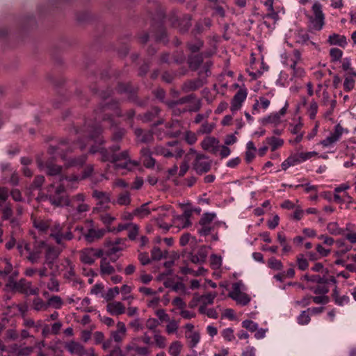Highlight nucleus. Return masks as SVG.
<instances>
[{
	"label": "nucleus",
	"instance_id": "obj_1",
	"mask_svg": "<svg viewBox=\"0 0 356 356\" xmlns=\"http://www.w3.org/2000/svg\"><path fill=\"white\" fill-rule=\"evenodd\" d=\"M88 128L89 129L86 134L88 137L87 143H85L83 140L79 141V147L81 150L85 149L88 144L93 143L90 148V152L91 154L99 152L102 156L101 159L103 161L112 162L115 169L118 170H125L127 171H131L139 165L138 161L130 159L128 151H123L119 154H116L115 152L120 149L119 145H114L111 148V152H108V151L102 146L104 140L100 137L102 129L99 127H94L89 126Z\"/></svg>",
	"mask_w": 356,
	"mask_h": 356
},
{
	"label": "nucleus",
	"instance_id": "obj_2",
	"mask_svg": "<svg viewBox=\"0 0 356 356\" xmlns=\"http://www.w3.org/2000/svg\"><path fill=\"white\" fill-rule=\"evenodd\" d=\"M281 62L286 68L291 71L290 80L291 81L296 82L305 76V70L299 65L302 62V55L298 49L282 54Z\"/></svg>",
	"mask_w": 356,
	"mask_h": 356
},
{
	"label": "nucleus",
	"instance_id": "obj_3",
	"mask_svg": "<svg viewBox=\"0 0 356 356\" xmlns=\"http://www.w3.org/2000/svg\"><path fill=\"white\" fill-rule=\"evenodd\" d=\"M65 177H61L60 178V181H61V184L58 186L54 190V184H51L48 187L47 190V198L49 202L56 206H67L70 204L69 200L65 196V186L69 188H74L76 187L75 183H72L68 181H66Z\"/></svg>",
	"mask_w": 356,
	"mask_h": 356
},
{
	"label": "nucleus",
	"instance_id": "obj_4",
	"mask_svg": "<svg viewBox=\"0 0 356 356\" xmlns=\"http://www.w3.org/2000/svg\"><path fill=\"white\" fill-rule=\"evenodd\" d=\"M215 213H204L201 216L198 227H197V233L200 236H208L209 235L216 227H219L222 222H214L216 218Z\"/></svg>",
	"mask_w": 356,
	"mask_h": 356
},
{
	"label": "nucleus",
	"instance_id": "obj_5",
	"mask_svg": "<svg viewBox=\"0 0 356 356\" xmlns=\"http://www.w3.org/2000/svg\"><path fill=\"white\" fill-rule=\"evenodd\" d=\"M191 155L195 156L193 167L197 174L201 175L210 170L212 161L207 156L197 153L194 149H190L188 156Z\"/></svg>",
	"mask_w": 356,
	"mask_h": 356
},
{
	"label": "nucleus",
	"instance_id": "obj_6",
	"mask_svg": "<svg viewBox=\"0 0 356 356\" xmlns=\"http://www.w3.org/2000/svg\"><path fill=\"white\" fill-rule=\"evenodd\" d=\"M313 15H308V19L310 26L316 31H320L323 29L325 24V15L322 10L321 4L316 1L312 8Z\"/></svg>",
	"mask_w": 356,
	"mask_h": 356
},
{
	"label": "nucleus",
	"instance_id": "obj_7",
	"mask_svg": "<svg viewBox=\"0 0 356 356\" xmlns=\"http://www.w3.org/2000/svg\"><path fill=\"white\" fill-rule=\"evenodd\" d=\"M242 286L243 284L241 282L234 283L232 286V290L229 293L228 296L238 304L245 306L250 302V298L248 295L241 291Z\"/></svg>",
	"mask_w": 356,
	"mask_h": 356
},
{
	"label": "nucleus",
	"instance_id": "obj_8",
	"mask_svg": "<svg viewBox=\"0 0 356 356\" xmlns=\"http://www.w3.org/2000/svg\"><path fill=\"white\" fill-rule=\"evenodd\" d=\"M65 347L72 355L76 356H95L93 348H90L86 350L80 343L74 341L66 343Z\"/></svg>",
	"mask_w": 356,
	"mask_h": 356
},
{
	"label": "nucleus",
	"instance_id": "obj_9",
	"mask_svg": "<svg viewBox=\"0 0 356 356\" xmlns=\"http://www.w3.org/2000/svg\"><path fill=\"white\" fill-rule=\"evenodd\" d=\"M92 197L98 201L97 207L93 209L94 213L107 210L109 208L111 197L108 193L95 190L92 192Z\"/></svg>",
	"mask_w": 356,
	"mask_h": 356
},
{
	"label": "nucleus",
	"instance_id": "obj_10",
	"mask_svg": "<svg viewBox=\"0 0 356 356\" xmlns=\"http://www.w3.org/2000/svg\"><path fill=\"white\" fill-rule=\"evenodd\" d=\"M103 254L101 249L87 248L80 251V260L84 264H92L97 258L102 257Z\"/></svg>",
	"mask_w": 356,
	"mask_h": 356
},
{
	"label": "nucleus",
	"instance_id": "obj_11",
	"mask_svg": "<svg viewBox=\"0 0 356 356\" xmlns=\"http://www.w3.org/2000/svg\"><path fill=\"white\" fill-rule=\"evenodd\" d=\"M343 132L344 129L339 124H338L334 127V131L330 133V134L326 138L320 141L319 144L325 148L332 147L337 141L340 140Z\"/></svg>",
	"mask_w": 356,
	"mask_h": 356
},
{
	"label": "nucleus",
	"instance_id": "obj_12",
	"mask_svg": "<svg viewBox=\"0 0 356 356\" xmlns=\"http://www.w3.org/2000/svg\"><path fill=\"white\" fill-rule=\"evenodd\" d=\"M13 289L28 296L38 295L39 292L38 288L33 287L31 282L25 279H21L18 282H15Z\"/></svg>",
	"mask_w": 356,
	"mask_h": 356
},
{
	"label": "nucleus",
	"instance_id": "obj_13",
	"mask_svg": "<svg viewBox=\"0 0 356 356\" xmlns=\"http://www.w3.org/2000/svg\"><path fill=\"white\" fill-rule=\"evenodd\" d=\"M47 247V244L44 241L40 240H35L34 241L33 245L32 247V252L31 255L27 256V259L31 263V264H35L38 263L40 255L42 252V250Z\"/></svg>",
	"mask_w": 356,
	"mask_h": 356
},
{
	"label": "nucleus",
	"instance_id": "obj_14",
	"mask_svg": "<svg viewBox=\"0 0 356 356\" xmlns=\"http://www.w3.org/2000/svg\"><path fill=\"white\" fill-rule=\"evenodd\" d=\"M33 351L31 346H26L14 343L8 347V353L13 356H29Z\"/></svg>",
	"mask_w": 356,
	"mask_h": 356
},
{
	"label": "nucleus",
	"instance_id": "obj_15",
	"mask_svg": "<svg viewBox=\"0 0 356 356\" xmlns=\"http://www.w3.org/2000/svg\"><path fill=\"white\" fill-rule=\"evenodd\" d=\"M116 330L111 332V337L113 341L120 343L126 337L127 327L124 323L119 321L116 324Z\"/></svg>",
	"mask_w": 356,
	"mask_h": 356
},
{
	"label": "nucleus",
	"instance_id": "obj_16",
	"mask_svg": "<svg viewBox=\"0 0 356 356\" xmlns=\"http://www.w3.org/2000/svg\"><path fill=\"white\" fill-rule=\"evenodd\" d=\"M154 152L157 155H162L166 158L172 157L174 156L179 158L183 154V151L181 149H179L177 147H175V149H170L163 146H156L154 148Z\"/></svg>",
	"mask_w": 356,
	"mask_h": 356
},
{
	"label": "nucleus",
	"instance_id": "obj_17",
	"mask_svg": "<svg viewBox=\"0 0 356 356\" xmlns=\"http://www.w3.org/2000/svg\"><path fill=\"white\" fill-rule=\"evenodd\" d=\"M247 90L244 89L239 90L234 96L231 103V111L235 112L240 109L242 103L247 97Z\"/></svg>",
	"mask_w": 356,
	"mask_h": 356
},
{
	"label": "nucleus",
	"instance_id": "obj_18",
	"mask_svg": "<svg viewBox=\"0 0 356 356\" xmlns=\"http://www.w3.org/2000/svg\"><path fill=\"white\" fill-rule=\"evenodd\" d=\"M64 269H62L63 277L68 280L74 281L76 283H81L78 279L75 277V272L74 265L69 259H65L62 264Z\"/></svg>",
	"mask_w": 356,
	"mask_h": 356
},
{
	"label": "nucleus",
	"instance_id": "obj_19",
	"mask_svg": "<svg viewBox=\"0 0 356 356\" xmlns=\"http://www.w3.org/2000/svg\"><path fill=\"white\" fill-rule=\"evenodd\" d=\"M110 229L106 230L104 229H94L90 228L88 230L87 233L84 234L85 239L89 243H93L102 238L106 232H109Z\"/></svg>",
	"mask_w": 356,
	"mask_h": 356
},
{
	"label": "nucleus",
	"instance_id": "obj_20",
	"mask_svg": "<svg viewBox=\"0 0 356 356\" xmlns=\"http://www.w3.org/2000/svg\"><path fill=\"white\" fill-rule=\"evenodd\" d=\"M124 305L120 301L110 302L106 305V311L113 316H120L125 312Z\"/></svg>",
	"mask_w": 356,
	"mask_h": 356
},
{
	"label": "nucleus",
	"instance_id": "obj_21",
	"mask_svg": "<svg viewBox=\"0 0 356 356\" xmlns=\"http://www.w3.org/2000/svg\"><path fill=\"white\" fill-rule=\"evenodd\" d=\"M219 141L213 137L204 138L201 143L202 147L208 152L216 154L218 150Z\"/></svg>",
	"mask_w": 356,
	"mask_h": 356
},
{
	"label": "nucleus",
	"instance_id": "obj_22",
	"mask_svg": "<svg viewBox=\"0 0 356 356\" xmlns=\"http://www.w3.org/2000/svg\"><path fill=\"white\" fill-rule=\"evenodd\" d=\"M152 211H159V216L155 218V221L157 223V225L161 227L165 230H168L170 225L168 223L163 222V220L168 216V213H169V210H168L166 208L162 207L159 208H152Z\"/></svg>",
	"mask_w": 356,
	"mask_h": 356
},
{
	"label": "nucleus",
	"instance_id": "obj_23",
	"mask_svg": "<svg viewBox=\"0 0 356 356\" xmlns=\"http://www.w3.org/2000/svg\"><path fill=\"white\" fill-rule=\"evenodd\" d=\"M61 157L65 161V165L67 168L82 166L86 161V155H81L77 158H67L65 154H62Z\"/></svg>",
	"mask_w": 356,
	"mask_h": 356
},
{
	"label": "nucleus",
	"instance_id": "obj_24",
	"mask_svg": "<svg viewBox=\"0 0 356 356\" xmlns=\"http://www.w3.org/2000/svg\"><path fill=\"white\" fill-rule=\"evenodd\" d=\"M141 158L143 165L148 168H153L155 165V160L152 156V152L147 147H144L140 150Z\"/></svg>",
	"mask_w": 356,
	"mask_h": 356
},
{
	"label": "nucleus",
	"instance_id": "obj_25",
	"mask_svg": "<svg viewBox=\"0 0 356 356\" xmlns=\"http://www.w3.org/2000/svg\"><path fill=\"white\" fill-rule=\"evenodd\" d=\"M317 155V152H300L297 153L293 155H291L290 157L293 159V162L294 165L299 164L303 161H305L312 157Z\"/></svg>",
	"mask_w": 356,
	"mask_h": 356
},
{
	"label": "nucleus",
	"instance_id": "obj_26",
	"mask_svg": "<svg viewBox=\"0 0 356 356\" xmlns=\"http://www.w3.org/2000/svg\"><path fill=\"white\" fill-rule=\"evenodd\" d=\"M260 123L264 125L271 124L277 126L282 122V118L276 113H272L269 115L259 120Z\"/></svg>",
	"mask_w": 356,
	"mask_h": 356
},
{
	"label": "nucleus",
	"instance_id": "obj_27",
	"mask_svg": "<svg viewBox=\"0 0 356 356\" xmlns=\"http://www.w3.org/2000/svg\"><path fill=\"white\" fill-rule=\"evenodd\" d=\"M33 224L38 231L46 232L51 226V220L43 218H32Z\"/></svg>",
	"mask_w": 356,
	"mask_h": 356
},
{
	"label": "nucleus",
	"instance_id": "obj_28",
	"mask_svg": "<svg viewBox=\"0 0 356 356\" xmlns=\"http://www.w3.org/2000/svg\"><path fill=\"white\" fill-rule=\"evenodd\" d=\"M327 41L331 45H338L341 47H344L348 43L346 36L337 33L330 35Z\"/></svg>",
	"mask_w": 356,
	"mask_h": 356
},
{
	"label": "nucleus",
	"instance_id": "obj_29",
	"mask_svg": "<svg viewBox=\"0 0 356 356\" xmlns=\"http://www.w3.org/2000/svg\"><path fill=\"white\" fill-rule=\"evenodd\" d=\"M345 79L343 82V88L346 92L351 91L355 84L356 72H351V73H346Z\"/></svg>",
	"mask_w": 356,
	"mask_h": 356
},
{
	"label": "nucleus",
	"instance_id": "obj_30",
	"mask_svg": "<svg viewBox=\"0 0 356 356\" xmlns=\"http://www.w3.org/2000/svg\"><path fill=\"white\" fill-rule=\"evenodd\" d=\"M135 134L138 141L141 143H149L153 140L152 133L149 131H143L140 129H135Z\"/></svg>",
	"mask_w": 356,
	"mask_h": 356
},
{
	"label": "nucleus",
	"instance_id": "obj_31",
	"mask_svg": "<svg viewBox=\"0 0 356 356\" xmlns=\"http://www.w3.org/2000/svg\"><path fill=\"white\" fill-rule=\"evenodd\" d=\"M342 236L351 244L356 243V231L355 230V226L353 225H347Z\"/></svg>",
	"mask_w": 356,
	"mask_h": 356
},
{
	"label": "nucleus",
	"instance_id": "obj_32",
	"mask_svg": "<svg viewBox=\"0 0 356 356\" xmlns=\"http://www.w3.org/2000/svg\"><path fill=\"white\" fill-rule=\"evenodd\" d=\"M217 296V293H209L204 295L198 296L197 293L195 294L194 299L204 305H211L213 302L214 299Z\"/></svg>",
	"mask_w": 356,
	"mask_h": 356
},
{
	"label": "nucleus",
	"instance_id": "obj_33",
	"mask_svg": "<svg viewBox=\"0 0 356 356\" xmlns=\"http://www.w3.org/2000/svg\"><path fill=\"white\" fill-rule=\"evenodd\" d=\"M92 170L93 168L91 165L87 166L81 176L72 175L70 177H66L65 179L66 181L75 183L76 185L79 180L88 177L91 175Z\"/></svg>",
	"mask_w": 356,
	"mask_h": 356
},
{
	"label": "nucleus",
	"instance_id": "obj_34",
	"mask_svg": "<svg viewBox=\"0 0 356 356\" xmlns=\"http://www.w3.org/2000/svg\"><path fill=\"white\" fill-rule=\"evenodd\" d=\"M115 273V268L104 258L100 262V273L102 276L113 275Z\"/></svg>",
	"mask_w": 356,
	"mask_h": 356
},
{
	"label": "nucleus",
	"instance_id": "obj_35",
	"mask_svg": "<svg viewBox=\"0 0 356 356\" xmlns=\"http://www.w3.org/2000/svg\"><path fill=\"white\" fill-rule=\"evenodd\" d=\"M45 261L48 264H51L58 257L59 252L54 247L47 246Z\"/></svg>",
	"mask_w": 356,
	"mask_h": 356
},
{
	"label": "nucleus",
	"instance_id": "obj_36",
	"mask_svg": "<svg viewBox=\"0 0 356 356\" xmlns=\"http://www.w3.org/2000/svg\"><path fill=\"white\" fill-rule=\"evenodd\" d=\"M149 203L142 204L140 207L136 209L134 215L140 218H143L150 214L152 209L148 207Z\"/></svg>",
	"mask_w": 356,
	"mask_h": 356
},
{
	"label": "nucleus",
	"instance_id": "obj_37",
	"mask_svg": "<svg viewBox=\"0 0 356 356\" xmlns=\"http://www.w3.org/2000/svg\"><path fill=\"white\" fill-rule=\"evenodd\" d=\"M277 239L282 247V251L284 253H287L291 250V246L288 243L286 237L283 232L277 233Z\"/></svg>",
	"mask_w": 356,
	"mask_h": 356
},
{
	"label": "nucleus",
	"instance_id": "obj_38",
	"mask_svg": "<svg viewBox=\"0 0 356 356\" xmlns=\"http://www.w3.org/2000/svg\"><path fill=\"white\" fill-rule=\"evenodd\" d=\"M154 342L155 346L160 348L163 349L167 346V339L165 336L161 334L159 332H156L153 335Z\"/></svg>",
	"mask_w": 356,
	"mask_h": 356
},
{
	"label": "nucleus",
	"instance_id": "obj_39",
	"mask_svg": "<svg viewBox=\"0 0 356 356\" xmlns=\"http://www.w3.org/2000/svg\"><path fill=\"white\" fill-rule=\"evenodd\" d=\"M183 345L179 341L172 342L168 348V353L171 356H179L182 350Z\"/></svg>",
	"mask_w": 356,
	"mask_h": 356
},
{
	"label": "nucleus",
	"instance_id": "obj_40",
	"mask_svg": "<svg viewBox=\"0 0 356 356\" xmlns=\"http://www.w3.org/2000/svg\"><path fill=\"white\" fill-rule=\"evenodd\" d=\"M168 324L165 326V332L168 334H172L177 333L179 322L175 319H170L167 321Z\"/></svg>",
	"mask_w": 356,
	"mask_h": 356
},
{
	"label": "nucleus",
	"instance_id": "obj_41",
	"mask_svg": "<svg viewBox=\"0 0 356 356\" xmlns=\"http://www.w3.org/2000/svg\"><path fill=\"white\" fill-rule=\"evenodd\" d=\"M49 229L51 231L50 236L56 241V235H60L62 233V225L58 222H53L51 220Z\"/></svg>",
	"mask_w": 356,
	"mask_h": 356
},
{
	"label": "nucleus",
	"instance_id": "obj_42",
	"mask_svg": "<svg viewBox=\"0 0 356 356\" xmlns=\"http://www.w3.org/2000/svg\"><path fill=\"white\" fill-rule=\"evenodd\" d=\"M336 244L337 247L339 248V250L336 252V254L338 256L345 254L346 253L352 250V245L346 244L342 240H337Z\"/></svg>",
	"mask_w": 356,
	"mask_h": 356
},
{
	"label": "nucleus",
	"instance_id": "obj_43",
	"mask_svg": "<svg viewBox=\"0 0 356 356\" xmlns=\"http://www.w3.org/2000/svg\"><path fill=\"white\" fill-rule=\"evenodd\" d=\"M266 141L271 146L272 151H275L284 144V140L282 139L275 136L266 138Z\"/></svg>",
	"mask_w": 356,
	"mask_h": 356
},
{
	"label": "nucleus",
	"instance_id": "obj_44",
	"mask_svg": "<svg viewBox=\"0 0 356 356\" xmlns=\"http://www.w3.org/2000/svg\"><path fill=\"white\" fill-rule=\"evenodd\" d=\"M131 291H132V287L131 286H129L127 284H124L120 290V292H121V293L122 295V300L129 301V304L134 300V297L132 296L129 295L130 293L131 292Z\"/></svg>",
	"mask_w": 356,
	"mask_h": 356
},
{
	"label": "nucleus",
	"instance_id": "obj_45",
	"mask_svg": "<svg viewBox=\"0 0 356 356\" xmlns=\"http://www.w3.org/2000/svg\"><path fill=\"white\" fill-rule=\"evenodd\" d=\"M116 203L122 206H127L131 203V197L129 193L124 191L119 194Z\"/></svg>",
	"mask_w": 356,
	"mask_h": 356
},
{
	"label": "nucleus",
	"instance_id": "obj_46",
	"mask_svg": "<svg viewBox=\"0 0 356 356\" xmlns=\"http://www.w3.org/2000/svg\"><path fill=\"white\" fill-rule=\"evenodd\" d=\"M186 337L188 339L189 346L192 348H195L200 340V335L197 332L189 333Z\"/></svg>",
	"mask_w": 356,
	"mask_h": 356
},
{
	"label": "nucleus",
	"instance_id": "obj_47",
	"mask_svg": "<svg viewBox=\"0 0 356 356\" xmlns=\"http://www.w3.org/2000/svg\"><path fill=\"white\" fill-rule=\"evenodd\" d=\"M33 308L35 311H46L48 309V304L41 298H35L33 301Z\"/></svg>",
	"mask_w": 356,
	"mask_h": 356
},
{
	"label": "nucleus",
	"instance_id": "obj_48",
	"mask_svg": "<svg viewBox=\"0 0 356 356\" xmlns=\"http://www.w3.org/2000/svg\"><path fill=\"white\" fill-rule=\"evenodd\" d=\"M330 234L335 236L342 235L344 229H341L337 222H330L327 226Z\"/></svg>",
	"mask_w": 356,
	"mask_h": 356
},
{
	"label": "nucleus",
	"instance_id": "obj_49",
	"mask_svg": "<svg viewBox=\"0 0 356 356\" xmlns=\"http://www.w3.org/2000/svg\"><path fill=\"white\" fill-rule=\"evenodd\" d=\"M120 293V289L118 286L110 288L103 296L106 301H111Z\"/></svg>",
	"mask_w": 356,
	"mask_h": 356
},
{
	"label": "nucleus",
	"instance_id": "obj_50",
	"mask_svg": "<svg viewBox=\"0 0 356 356\" xmlns=\"http://www.w3.org/2000/svg\"><path fill=\"white\" fill-rule=\"evenodd\" d=\"M47 304L48 307L50 305L55 309H60L63 304V301L60 296H54L49 299Z\"/></svg>",
	"mask_w": 356,
	"mask_h": 356
},
{
	"label": "nucleus",
	"instance_id": "obj_51",
	"mask_svg": "<svg viewBox=\"0 0 356 356\" xmlns=\"http://www.w3.org/2000/svg\"><path fill=\"white\" fill-rule=\"evenodd\" d=\"M268 266L275 270H281L283 268V264L281 261L275 257H271L268 259Z\"/></svg>",
	"mask_w": 356,
	"mask_h": 356
},
{
	"label": "nucleus",
	"instance_id": "obj_52",
	"mask_svg": "<svg viewBox=\"0 0 356 356\" xmlns=\"http://www.w3.org/2000/svg\"><path fill=\"white\" fill-rule=\"evenodd\" d=\"M62 171V167L58 165L49 163L47 165V173L50 176L59 175Z\"/></svg>",
	"mask_w": 356,
	"mask_h": 356
},
{
	"label": "nucleus",
	"instance_id": "obj_53",
	"mask_svg": "<svg viewBox=\"0 0 356 356\" xmlns=\"http://www.w3.org/2000/svg\"><path fill=\"white\" fill-rule=\"evenodd\" d=\"M273 1L274 0H266L265 2V6L268 7V10L270 12L267 15H266L264 18H271L273 19L275 21L277 19V15L274 12L273 10Z\"/></svg>",
	"mask_w": 356,
	"mask_h": 356
},
{
	"label": "nucleus",
	"instance_id": "obj_54",
	"mask_svg": "<svg viewBox=\"0 0 356 356\" xmlns=\"http://www.w3.org/2000/svg\"><path fill=\"white\" fill-rule=\"evenodd\" d=\"M2 263L4 264V267L2 270H0V275L3 276H6L9 275L13 270V265L10 262L8 259H3L1 260Z\"/></svg>",
	"mask_w": 356,
	"mask_h": 356
},
{
	"label": "nucleus",
	"instance_id": "obj_55",
	"mask_svg": "<svg viewBox=\"0 0 356 356\" xmlns=\"http://www.w3.org/2000/svg\"><path fill=\"white\" fill-rule=\"evenodd\" d=\"M74 238V235L70 230H68L65 234L61 233L60 235H56V243L59 245L63 244V241H70Z\"/></svg>",
	"mask_w": 356,
	"mask_h": 356
},
{
	"label": "nucleus",
	"instance_id": "obj_56",
	"mask_svg": "<svg viewBox=\"0 0 356 356\" xmlns=\"http://www.w3.org/2000/svg\"><path fill=\"white\" fill-rule=\"evenodd\" d=\"M221 335L227 341H232L235 339L234 330L231 327L223 329L221 332Z\"/></svg>",
	"mask_w": 356,
	"mask_h": 356
},
{
	"label": "nucleus",
	"instance_id": "obj_57",
	"mask_svg": "<svg viewBox=\"0 0 356 356\" xmlns=\"http://www.w3.org/2000/svg\"><path fill=\"white\" fill-rule=\"evenodd\" d=\"M242 327L251 332H254L259 327L258 324L251 320H245L242 322Z\"/></svg>",
	"mask_w": 356,
	"mask_h": 356
},
{
	"label": "nucleus",
	"instance_id": "obj_58",
	"mask_svg": "<svg viewBox=\"0 0 356 356\" xmlns=\"http://www.w3.org/2000/svg\"><path fill=\"white\" fill-rule=\"evenodd\" d=\"M2 211V218L3 220H8L13 215V210L11 206L9 204H2L0 206Z\"/></svg>",
	"mask_w": 356,
	"mask_h": 356
},
{
	"label": "nucleus",
	"instance_id": "obj_59",
	"mask_svg": "<svg viewBox=\"0 0 356 356\" xmlns=\"http://www.w3.org/2000/svg\"><path fill=\"white\" fill-rule=\"evenodd\" d=\"M297 265L300 270H305L308 268L309 263L303 254L297 256Z\"/></svg>",
	"mask_w": 356,
	"mask_h": 356
},
{
	"label": "nucleus",
	"instance_id": "obj_60",
	"mask_svg": "<svg viewBox=\"0 0 356 356\" xmlns=\"http://www.w3.org/2000/svg\"><path fill=\"white\" fill-rule=\"evenodd\" d=\"M47 287L52 292H58L60 290L59 282L55 277H51Z\"/></svg>",
	"mask_w": 356,
	"mask_h": 356
},
{
	"label": "nucleus",
	"instance_id": "obj_61",
	"mask_svg": "<svg viewBox=\"0 0 356 356\" xmlns=\"http://www.w3.org/2000/svg\"><path fill=\"white\" fill-rule=\"evenodd\" d=\"M172 223L177 227L182 228V229L186 228L191 225V221H188L186 222H185V220L184 219H179V216H176L174 218Z\"/></svg>",
	"mask_w": 356,
	"mask_h": 356
},
{
	"label": "nucleus",
	"instance_id": "obj_62",
	"mask_svg": "<svg viewBox=\"0 0 356 356\" xmlns=\"http://www.w3.org/2000/svg\"><path fill=\"white\" fill-rule=\"evenodd\" d=\"M330 55L332 59V61L336 62L341 59L343 52L341 49L338 48H332L330 51Z\"/></svg>",
	"mask_w": 356,
	"mask_h": 356
},
{
	"label": "nucleus",
	"instance_id": "obj_63",
	"mask_svg": "<svg viewBox=\"0 0 356 356\" xmlns=\"http://www.w3.org/2000/svg\"><path fill=\"white\" fill-rule=\"evenodd\" d=\"M166 257V252L163 253L160 248L155 247L152 250V259L153 260H161Z\"/></svg>",
	"mask_w": 356,
	"mask_h": 356
},
{
	"label": "nucleus",
	"instance_id": "obj_64",
	"mask_svg": "<svg viewBox=\"0 0 356 356\" xmlns=\"http://www.w3.org/2000/svg\"><path fill=\"white\" fill-rule=\"evenodd\" d=\"M298 323L300 325H307L310 321V316L306 311H302L297 318Z\"/></svg>",
	"mask_w": 356,
	"mask_h": 356
}]
</instances>
